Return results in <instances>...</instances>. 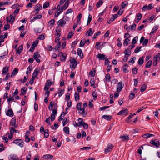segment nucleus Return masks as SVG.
Returning <instances> with one entry per match:
<instances>
[{"label": "nucleus", "mask_w": 160, "mask_h": 160, "mask_svg": "<svg viewBox=\"0 0 160 160\" xmlns=\"http://www.w3.org/2000/svg\"><path fill=\"white\" fill-rule=\"evenodd\" d=\"M13 142L16 144L21 147H22L23 146V142L22 140L21 139H16L14 140Z\"/></svg>", "instance_id": "1"}, {"label": "nucleus", "mask_w": 160, "mask_h": 160, "mask_svg": "<svg viewBox=\"0 0 160 160\" xmlns=\"http://www.w3.org/2000/svg\"><path fill=\"white\" fill-rule=\"evenodd\" d=\"M77 65V62L74 58H73L70 60V66L72 69H74Z\"/></svg>", "instance_id": "2"}, {"label": "nucleus", "mask_w": 160, "mask_h": 160, "mask_svg": "<svg viewBox=\"0 0 160 160\" xmlns=\"http://www.w3.org/2000/svg\"><path fill=\"white\" fill-rule=\"evenodd\" d=\"M118 86L117 88V92L119 93L122 90L124 87V84H122V81L119 82L117 84Z\"/></svg>", "instance_id": "3"}, {"label": "nucleus", "mask_w": 160, "mask_h": 160, "mask_svg": "<svg viewBox=\"0 0 160 160\" xmlns=\"http://www.w3.org/2000/svg\"><path fill=\"white\" fill-rule=\"evenodd\" d=\"M33 56L34 58L37 62L39 63L40 62V60L39 59V58H40V56L38 52H35L34 53Z\"/></svg>", "instance_id": "4"}, {"label": "nucleus", "mask_w": 160, "mask_h": 160, "mask_svg": "<svg viewBox=\"0 0 160 160\" xmlns=\"http://www.w3.org/2000/svg\"><path fill=\"white\" fill-rule=\"evenodd\" d=\"M128 113V110L127 108H125L119 112L118 115H123L126 116L127 115Z\"/></svg>", "instance_id": "5"}, {"label": "nucleus", "mask_w": 160, "mask_h": 160, "mask_svg": "<svg viewBox=\"0 0 160 160\" xmlns=\"http://www.w3.org/2000/svg\"><path fill=\"white\" fill-rule=\"evenodd\" d=\"M150 143L151 144H153L157 147H158L160 144L159 141L157 139H155L154 140H151L150 141Z\"/></svg>", "instance_id": "6"}, {"label": "nucleus", "mask_w": 160, "mask_h": 160, "mask_svg": "<svg viewBox=\"0 0 160 160\" xmlns=\"http://www.w3.org/2000/svg\"><path fill=\"white\" fill-rule=\"evenodd\" d=\"M79 110V112L81 114H82L83 117H85L87 114V112L85 111V108H81L78 110Z\"/></svg>", "instance_id": "7"}, {"label": "nucleus", "mask_w": 160, "mask_h": 160, "mask_svg": "<svg viewBox=\"0 0 160 160\" xmlns=\"http://www.w3.org/2000/svg\"><path fill=\"white\" fill-rule=\"evenodd\" d=\"M9 17L10 18V20H9V17L8 16L7 17L6 19L7 22H11L12 23H13L15 19V17L13 16L12 14H10V15Z\"/></svg>", "instance_id": "8"}, {"label": "nucleus", "mask_w": 160, "mask_h": 160, "mask_svg": "<svg viewBox=\"0 0 160 160\" xmlns=\"http://www.w3.org/2000/svg\"><path fill=\"white\" fill-rule=\"evenodd\" d=\"M66 24V21L63 19H61L58 22V25L61 26L62 27H63Z\"/></svg>", "instance_id": "9"}, {"label": "nucleus", "mask_w": 160, "mask_h": 160, "mask_svg": "<svg viewBox=\"0 0 160 160\" xmlns=\"http://www.w3.org/2000/svg\"><path fill=\"white\" fill-rule=\"evenodd\" d=\"M96 56L100 60H104L106 58L105 55L100 53H98Z\"/></svg>", "instance_id": "10"}, {"label": "nucleus", "mask_w": 160, "mask_h": 160, "mask_svg": "<svg viewBox=\"0 0 160 160\" xmlns=\"http://www.w3.org/2000/svg\"><path fill=\"white\" fill-rule=\"evenodd\" d=\"M9 160H18V156L15 154H11L8 157Z\"/></svg>", "instance_id": "11"}, {"label": "nucleus", "mask_w": 160, "mask_h": 160, "mask_svg": "<svg viewBox=\"0 0 160 160\" xmlns=\"http://www.w3.org/2000/svg\"><path fill=\"white\" fill-rule=\"evenodd\" d=\"M6 114L7 116H10L11 117H12L14 115L12 109L8 110Z\"/></svg>", "instance_id": "12"}, {"label": "nucleus", "mask_w": 160, "mask_h": 160, "mask_svg": "<svg viewBox=\"0 0 160 160\" xmlns=\"http://www.w3.org/2000/svg\"><path fill=\"white\" fill-rule=\"evenodd\" d=\"M113 146L112 144L108 145L107 148L105 150V152L106 154L111 151L113 148Z\"/></svg>", "instance_id": "13"}, {"label": "nucleus", "mask_w": 160, "mask_h": 160, "mask_svg": "<svg viewBox=\"0 0 160 160\" xmlns=\"http://www.w3.org/2000/svg\"><path fill=\"white\" fill-rule=\"evenodd\" d=\"M16 119L14 118H12L11 120L10 125L14 126L16 128L18 126V125L16 124Z\"/></svg>", "instance_id": "14"}, {"label": "nucleus", "mask_w": 160, "mask_h": 160, "mask_svg": "<svg viewBox=\"0 0 160 160\" xmlns=\"http://www.w3.org/2000/svg\"><path fill=\"white\" fill-rule=\"evenodd\" d=\"M57 105H55V107H53V108L52 110V112L51 115H57Z\"/></svg>", "instance_id": "15"}, {"label": "nucleus", "mask_w": 160, "mask_h": 160, "mask_svg": "<svg viewBox=\"0 0 160 160\" xmlns=\"http://www.w3.org/2000/svg\"><path fill=\"white\" fill-rule=\"evenodd\" d=\"M77 54L81 58L83 57V54L82 50L80 48L77 49Z\"/></svg>", "instance_id": "16"}, {"label": "nucleus", "mask_w": 160, "mask_h": 160, "mask_svg": "<svg viewBox=\"0 0 160 160\" xmlns=\"http://www.w3.org/2000/svg\"><path fill=\"white\" fill-rule=\"evenodd\" d=\"M124 53L125 55H126L128 56H130L131 54V51L129 50V49L128 48L127 49H125L124 51Z\"/></svg>", "instance_id": "17"}, {"label": "nucleus", "mask_w": 160, "mask_h": 160, "mask_svg": "<svg viewBox=\"0 0 160 160\" xmlns=\"http://www.w3.org/2000/svg\"><path fill=\"white\" fill-rule=\"evenodd\" d=\"M42 6L40 4H37V5L36 7L35 10L34 11H37V12L36 13H38L39 12V11L42 9Z\"/></svg>", "instance_id": "18"}, {"label": "nucleus", "mask_w": 160, "mask_h": 160, "mask_svg": "<svg viewBox=\"0 0 160 160\" xmlns=\"http://www.w3.org/2000/svg\"><path fill=\"white\" fill-rule=\"evenodd\" d=\"M23 47L22 45H21L19 46L18 48L17 49H16V51L19 54H20V53L22 52L23 50Z\"/></svg>", "instance_id": "19"}, {"label": "nucleus", "mask_w": 160, "mask_h": 160, "mask_svg": "<svg viewBox=\"0 0 160 160\" xmlns=\"http://www.w3.org/2000/svg\"><path fill=\"white\" fill-rule=\"evenodd\" d=\"M154 135L149 133H146L142 135V137L145 138H147L151 137L154 136Z\"/></svg>", "instance_id": "20"}, {"label": "nucleus", "mask_w": 160, "mask_h": 160, "mask_svg": "<svg viewBox=\"0 0 160 160\" xmlns=\"http://www.w3.org/2000/svg\"><path fill=\"white\" fill-rule=\"evenodd\" d=\"M144 57H142L139 58L138 62V63L139 65L141 66L143 64L144 62Z\"/></svg>", "instance_id": "21"}, {"label": "nucleus", "mask_w": 160, "mask_h": 160, "mask_svg": "<svg viewBox=\"0 0 160 160\" xmlns=\"http://www.w3.org/2000/svg\"><path fill=\"white\" fill-rule=\"evenodd\" d=\"M18 69L17 68H15L13 70L12 72L11 75V77H12L15 75H16L18 73Z\"/></svg>", "instance_id": "22"}, {"label": "nucleus", "mask_w": 160, "mask_h": 160, "mask_svg": "<svg viewBox=\"0 0 160 160\" xmlns=\"http://www.w3.org/2000/svg\"><path fill=\"white\" fill-rule=\"evenodd\" d=\"M78 124L79 126L81 127L82 126V125L84 123V122L83 121V120L81 118H79L78 119Z\"/></svg>", "instance_id": "23"}, {"label": "nucleus", "mask_w": 160, "mask_h": 160, "mask_svg": "<svg viewBox=\"0 0 160 160\" xmlns=\"http://www.w3.org/2000/svg\"><path fill=\"white\" fill-rule=\"evenodd\" d=\"M94 32V30L92 31V29L90 28L86 32V34H88V36H90L92 35Z\"/></svg>", "instance_id": "24"}, {"label": "nucleus", "mask_w": 160, "mask_h": 160, "mask_svg": "<svg viewBox=\"0 0 160 160\" xmlns=\"http://www.w3.org/2000/svg\"><path fill=\"white\" fill-rule=\"evenodd\" d=\"M53 157V156L50 154H47L44 155L43 156V158L45 159H48L50 158V159H52Z\"/></svg>", "instance_id": "25"}, {"label": "nucleus", "mask_w": 160, "mask_h": 160, "mask_svg": "<svg viewBox=\"0 0 160 160\" xmlns=\"http://www.w3.org/2000/svg\"><path fill=\"white\" fill-rule=\"evenodd\" d=\"M62 55V57L60 58V60L61 61H65L66 59V54H62V52H60L59 53V55Z\"/></svg>", "instance_id": "26"}, {"label": "nucleus", "mask_w": 160, "mask_h": 160, "mask_svg": "<svg viewBox=\"0 0 160 160\" xmlns=\"http://www.w3.org/2000/svg\"><path fill=\"white\" fill-rule=\"evenodd\" d=\"M63 130L64 132L67 134H69V128L68 127H65L63 128Z\"/></svg>", "instance_id": "27"}, {"label": "nucleus", "mask_w": 160, "mask_h": 160, "mask_svg": "<svg viewBox=\"0 0 160 160\" xmlns=\"http://www.w3.org/2000/svg\"><path fill=\"white\" fill-rule=\"evenodd\" d=\"M112 118V117L110 115H103L102 117V118H104L108 121L110 120L111 118Z\"/></svg>", "instance_id": "28"}, {"label": "nucleus", "mask_w": 160, "mask_h": 160, "mask_svg": "<svg viewBox=\"0 0 160 160\" xmlns=\"http://www.w3.org/2000/svg\"><path fill=\"white\" fill-rule=\"evenodd\" d=\"M130 43V40L129 39L127 38V39H125L123 43V45L124 46H125V45H128Z\"/></svg>", "instance_id": "29"}, {"label": "nucleus", "mask_w": 160, "mask_h": 160, "mask_svg": "<svg viewBox=\"0 0 160 160\" xmlns=\"http://www.w3.org/2000/svg\"><path fill=\"white\" fill-rule=\"evenodd\" d=\"M158 28V26H155L153 28H152L151 32H150V35H152L153 34L155 31L157 30V29Z\"/></svg>", "instance_id": "30"}, {"label": "nucleus", "mask_w": 160, "mask_h": 160, "mask_svg": "<svg viewBox=\"0 0 160 160\" xmlns=\"http://www.w3.org/2000/svg\"><path fill=\"white\" fill-rule=\"evenodd\" d=\"M27 90V88L26 87H23L21 90V92L20 95H24L25 94L26 91Z\"/></svg>", "instance_id": "31"}, {"label": "nucleus", "mask_w": 160, "mask_h": 160, "mask_svg": "<svg viewBox=\"0 0 160 160\" xmlns=\"http://www.w3.org/2000/svg\"><path fill=\"white\" fill-rule=\"evenodd\" d=\"M8 71V68L7 67H5L2 69V73L3 74H5Z\"/></svg>", "instance_id": "32"}, {"label": "nucleus", "mask_w": 160, "mask_h": 160, "mask_svg": "<svg viewBox=\"0 0 160 160\" xmlns=\"http://www.w3.org/2000/svg\"><path fill=\"white\" fill-rule=\"evenodd\" d=\"M75 99L76 101H77L79 99V93L75 92L74 94Z\"/></svg>", "instance_id": "33"}, {"label": "nucleus", "mask_w": 160, "mask_h": 160, "mask_svg": "<svg viewBox=\"0 0 160 160\" xmlns=\"http://www.w3.org/2000/svg\"><path fill=\"white\" fill-rule=\"evenodd\" d=\"M120 138L123 139V141L128 140L129 138V137L128 136H122L120 137Z\"/></svg>", "instance_id": "34"}, {"label": "nucleus", "mask_w": 160, "mask_h": 160, "mask_svg": "<svg viewBox=\"0 0 160 160\" xmlns=\"http://www.w3.org/2000/svg\"><path fill=\"white\" fill-rule=\"evenodd\" d=\"M90 83L91 86H93L94 88H95V87L94 86L95 83V81L94 78L91 79L90 81Z\"/></svg>", "instance_id": "35"}, {"label": "nucleus", "mask_w": 160, "mask_h": 160, "mask_svg": "<svg viewBox=\"0 0 160 160\" xmlns=\"http://www.w3.org/2000/svg\"><path fill=\"white\" fill-rule=\"evenodd\" d=\"M152 61H151V60L149 61L147 63L146 65L145 66V68H149L151 67V66L152 65Z\"/></svg>", "instance_id": "36"}, {"label": "nucleus", "mask_w": 160, "mask_h": 160, "mask_svg": "<svg viewBox=\"0 0 160 160\" xmlns=\"http://www.w3.org/2000/svg\"><path fill=\"white\" fill-rule=\"evenodd\" d=\"M147 86L145 84H143L141 86L140 91L141 92H144Z\"/></svg>", "instance_id": "37"}, {"label": "nucleus", "mask_w": 160, "mask_h": 160, "mask_svg": "<svg viewBox=\"0 0 160 160\" xmlns=\"http://www.w3.org/2000/svg\"><path fill=\"white\" fill-rule=\"evenodd\" d=\"M138 39V36L135 37L133 39H132V44H134L136 43Z\"/></svg>", "instance_id": "38"}, {"label": "nucleus", "mask_w": 160, "mask_h": 160, "mask_svg": "<svg viewBox=\"0 0 160 160\" xmlns=\"http://www.w3.org/2000/svg\"><path fill=\"white\" fill-rule=\"evenodd\" d=\"M128 65L127 64H125L123 66V71L125 73L128 72V71L127 70V69L128 68Z\"/></svg>", "instance_id": "39"}, {"label": "nucleus", "mask_w": 160, "mask_h": 160, "mask_svg": "<svg viewBox=\"0 0 160 160\" xmlns=\"http://www.w3.org/2000/svg\"><path fill=\"white\" fill-rule=\"evenodd\" d=\"M69 3L68 2H66L63 6L62 7V9L66 10L68 6Z\"/></svg>", "instance_id": "40"}, {"label": "nucleus", "mask_w": 160, "mask_h": 160, "mask_svg": "<svg viewBox=\"0 0 160 160\" xmlns=\"http://www.w3.org/2000/svg\"><path fill=\"white\" fill-rule=\"evenodd\" d=\"M136 26V25L135 24H133L132 25L129 26L128 28L129 29L131 30H132L135 28Z\"/></svg>", "instance_id": "41"}, {"label": "nucleus", "mask_w": 160, "mask_h": 160, "mask_svg": "<svg viewBox=\"0 0 160 160\" xmlns=\"http://www.w3.org/2000/svg\"><path fill=\"white\" fill-rule=\"evenodd\" d=\"M105 79L106 82H109L110 80V76L109 74H107L105 77Z\"/></svg>", "instance_id": "42"}, {"label": "nucleus", "mask_w": 160, "mask_h": 160, "mask_svg": "<svg viewBox=\"0 0 160 160\" xmlns=\"http://www.w3.org/2000/svg\"><path fill=\"white\" fill-rule=\"evenodd\" d=\"M92 20V17L91 15L89 14L88 17V21H87V25H88V24H90Z\"/></svg>", "instance_id": "43"}, {"label": "nucleus", "mask_w": 160, "mask_h": 160, "mask_svg": "<svg viewBox=\"0 0 160 160\" xmlns=\"http://www.w3.org/2000/svg\"><path fill=\"white\" fill-rule=\"evenodd\" d=\"M48 130V129H46L45 132L43 133L44 134V137L47 138L49 136Z\"/></svg>", "instance_id": "44"}, {"label": "nucleus", "mask_w": 160, "mask_h": 160, "mask_svg": "<svg viewBox=\"0 0 160 160\" xmlns=\"http://www.w3.org/2000/svg\"><path fill=\"white\" fill-rule=\"evenodd\" d=\"M39 72V70H37V69H35L34 71V73L33 74V75L34 76V77H36L38 76Z\"/></svg>", "instance_id": "45"}, {"label": "nucleus", "mask_w": 160, "mask_h": 160, "mask_svg": "<svg viewBox=\"0 0 160 160\" xmlns=\"http://www.w3.org/2000/svg\"><path fill=\"white\" fill-rule=\"evenodd\" d=\"M10 133L13 134L14 132H17V131L14 128L12 127L10 129Z\"/></svg>", "instance_id": "46"}, {"label": "nucleus", "mask_w": 160, "mask_h": 160, "mask_svg": "<svg viewBox=\"0 0 160 160\" xmlns=\"http://www.w3.org/2000/svg\"><path fill=\"white\" fill-rule=\"evenodd\" d=\"M138 70V68H133L132 71V72L133 74H136Z\"/></svg>", "instance_id": "47"}, {"label": "nucleus", "mask_w": 160, "mask_h": 160, "mask_svg": "<svg viewBox=\"0 0 160 160\" xmlns=\"http://www.w3.org/2000/svg\"><path fill=\"white\" fill-rule=\"evenodd\" d=\"M103 2L102 0H99L96 4L97 7V8L99 7L100 5H102L103 4Z\"/></svg>", "instance_id": "48"}, {"label": "nucleus", "mask_w": 160, "mask_h": 160, "mask_svg": "<svg viewBox=\"0 0 160 160\" xmlns=\"http://www.w3.org/2000/svg\"><path fill=\"white\" fill-rule=\"evenodd\" d=\"M142 48L141 46H140L138 47H137L134 50V52L135 53H137L138 52H139L141 51V49Z\"/></svg>", "instance_id": "49"}, {"label": "nucleus", "mask_w": 160, "mask_h": 160, "mask_svg": "<svg viewBox=\"0 0 160 160\" xmlns=\"http://www.w3.org/2000/svg\"><path fill=\"white\" fill-rule=\"evenodd\" d=\"M128 4V2L127 1L123 2L122 4V9L124 8Z\"/></svg>", "instance_id": "50"}, {"label": "nucleus", "mask_w": 160, "mask_h": 160, "mask_svg": "<svg viewBox=\"0 0 160 160\" xmlns=\"http://www.w3.org/2000/svg\"><path fill=\"white\" fill-rule=\"evenodd\" d=\"M85 43H86L84 39L81 40L80 43V47H82L84 45Z\"/></svg>", "instance_id": "51"}, {"label": "nucleus", "mask_w": 160, "mask_h": 160, "mask_svg": "<svg viewBox=\"0 0 160 160\" xmlns=\"http://www.w3.org/2000/svg\"><path fill=\"white\" fill-rule=\"evenodd\" d=\"M135 97V94L132 92H131L129 96V98L130 100H132Z\"/></svg>", "instance_id": "52"}, {"label": "nucleus", "mask_w": 160, "mask_h": 160, "mask_svg": "<svg viewBox=\"0 0 160 160\" xmlns=\"http://www.w3.org/2000/svg\"><path fill=\"white\" fill-rule=\"evenodd\" d=\"M101 33V32L100 31H98V32L95 33L93 36V38L94 39H95L97 36L100 35Z\"/></svg>", "instance_id": "53"}, {"label": "nucleus", "mask_w": 160, "mask_h": 160, "mask_svg": "<svg viewBox=\"0 0 160 160\" xmlns=\"http://www.w3.org/2000/svg\"><path fill=\"white\" fill-rule=\"evenodd\" d=\"M38 40H36L34 41L32 46L34 48H35L38 44Z\"/></svg>", "instance_id": "54"}, {"label": "nucleus", "mask_w": 160, "mask_h": 160, "mask_svg": "<svg viewBox=\"0 0 160 160\" xmlns=\"http://www.w3.org/2000/svg\"><path fill=\"white\" fill-rule=\"evenodd\" d=\"M35 77L33 76H32L31 78L30 79L29 83L31 85H32L33 84L34 81L35 79Z\"/></svg>", "instance_id": "55"}, {"label": "nucleus", "mask_w": 160, "mask_h": 160, "mask_svg": "<svg viewBox=\"0 0 160 160\" xmlns=\"http://www.w3.org/2000/svg\"><path fill=\"white\" fill-rule=\"evenodd\" d=\"M55 20L54 19H52L50 20L48 22V24L49 25H53L55 23Z\"/></svg>", "instance_id": "56"}, {"label": "nucleus", "mask_w": 160, "mask_h": 160, "mask_svg": "<svg viewBox=\"0 0 160 160\" xmlns=\"http://www.w3.org/2000/svg\"><path fill=\"white\" fill-rule=\"evenodd\" d=\"M73 32H70L69 33V34L68 35V39L71 38L72 37V36H73Z\"/></svg>", "instance_id": "57"}, {"label": "nucleus", "mask_w": 160, "mask_h": 160, "mask_svg": "<svg viewBox=\"0 0 160 160\" xmlns=\"http://www.w3.org/2000/svg\"><path fill=\"white\" fill-rule=\"evenodd\" d=\"M82 17V14H79L78 16H77V22H79L80 21L81 18Z\"/></svg>", "instance_id": "58"}, {"label": "nucleus", "mask_w": 160, "mask_h": 160, "mask_svg": "<svg viewBox=\"0 0 160 160\" xmlns=\"http://www.w3.org/2000/svg\"><path fill=\"white\" fill-rule=\"evenodd\" d=\"M95 70L93 71H91L89 73V75L93 77L95 76Z\"/></svg>", "instance_id": "59"}, {"label": "nucleus", "mask_w": 160, "mask_h": 160, "mask_svg": "<svg viewBox=\"0 0 160 160\" xmlns=\"http://www.w3.org/2000/svg\"><path fill=\"white\" fill-rule=\"evenodd\" d=\"M49 6V3L48 2H46L43 5V8L44 9L46 8Z\"/></svg>", "instance_id": "60"}, {"label": "nucleus", "mask_w": 160, "mask_h": 160, "mask_svg": "<svg viewBox=\"0 0 160 160\" xmlns=\"http://www.w3.org/2000/svg\"><path fill=\"white\" fill-rule=\"evenodd\" d=\"M30 139L29 138V136L28 135L25 134V142H28L30 141Z\"/></svg>", "instance_id": "61"}, {"label": "nucleus", "mask_w": 160, "mask_h": 160, "mask_svg": "<svg viewBox=\"0 0 160 160\" xmlns=\"http://www.w3.org/2000/svg\"><path fill=\"white\" fill-rule=\"evenodd\" d=\"M61 45V42H59L58 44L55 47V49L57 50H58L59 48L60 47Z\"/></svg>", "instance_id": "62"}, {"label": "nucleus", "mask_w": 160, "mask_h": 160, "mask_svg": "<svg viewBox=\"0 0 160 160\" xmlns=\"http://www.w3.org/2000/svg\"><path fill=\"white\" fill-rule=\"evenodd\" d=\"M68 121H67V119L65 118L63 119V126H65L67 123Z\"/></svg>", "instance_id": "63"}, {"label": "nucleus", "mask_w": 160, "mask_h": 160, "mask_svg": "<svg viewBox=\"0 0 160 160\" xmlns=\"http://www.w3.org/2000/svg\"><path fill=\"white\" fill-rule=\"evenodd\" d=\"M81 105L82 103L81 102H79L77 104L76 106L77 109L78 110L79 109H80L81 108Z\"/></svg>", "instance_id": "64"}]
</instances>
